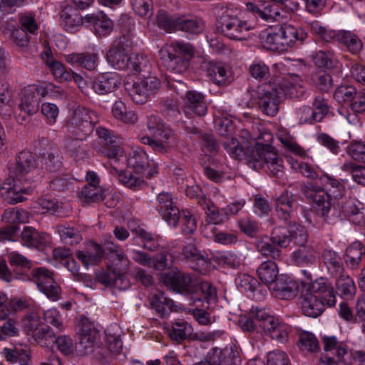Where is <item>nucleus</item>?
Wrapping results in <instances>:
<instances>
[{"label": "nucleus", "instance_id": "obj_1", "mask_svg": "<svg viewBox=\"0 0 365 365\" xmlns=\"http://www.w3.org/2000/svg\"><path fill=\"white\" fill-rule=\"evenodd\" d=\"M38 174L35 158L31 153L22 151L19 153L15 165L9 168V178L0 187V196L10 204H16L26 198L23 195H30V186L22 187L24 183L34 181Z\"/></svg>", "mask_w": 365, "mask_h": 365}, {"label": "nucleus", "instance_id": "obj_2", "mask_svg": "<svg viewBox=\"0 0 365 365\" xmlns=\"http://www.w3.org/2000/svg\"><path fill=\"white\" fill-rule=\"evenodd\" d=\"M336 302V297L333 288L328 280L323 277L318 278L309 284L301 296V309L303 314L313 318L323 313L325 304L329 307H334Z\"/></svg>", "mask_w": 365, "mask_h": 365}, {"label": "nucleus", "instance_id": "obj_3", "mask_svg": "<svg viewBox=\"0 0 365 365\" xmlns=\"http://www.w3.org/2000/svg\"><path fill=\"white\" fill-rule=\"evenodd\" d=\"M147 129L152 135L140 137V141L159 153L165 154L177 145L173 130L155 115L148 117Z\"/></svg>", "mask_w": 365, "mask_h": 365}, {"label": "nucleus", "instance_id": "obj_4", "mask_svg": "<svg viewBox=\"0 0 365 365\" xmlns=\"http://www.w3.org/2000/svg\"><path fill=\"white\" fill-rule=\"evenodd\" d=\"M194 53L192 46L183 41L167 43L159 51L160 58L164 66L176 73H182L187 70L189 61Z\"/></svg>", "mask_w": 365, "mask_h": 365}, {"label": "nucleus", "instance_id": "obj_5", "mask_svg": "<svg viewBox=\"0 0 365 365\" xmlns=\"http://www.w3.org/2000/svg\"><path fill=\"white\" fill-rule=\"evenodd\" d=\"M247 152L248 163L253 169L260 170L266 165L274 175L283 173V160L268 143L257 141Z\"/></svg>", "mask_w": 365, "mask_h": 365}, {"label": "nucleus", "instance_id": "obj_6", "mask_svg": "<svg viewBox=\"0 0 365 365\" xmlns=\"http://www.w3.org/2000/svg\"><path fill=\"white\" fill-rule=\"evenodd\" d=\"M96 113L88 108H78L73 113L67 124L69 139L66 140V146L72 151V138L83 140L93 130L94 125L98 122Z\"/></svg>", "mask_w": 365, "mask_h": 365}, {"label": "nucleus", "instance_id": "obj_7", "mask_svg": "<svg viewBox=\"0 0 365 365\" xmlns=\"http://www.w3.org/2000/svg\"><path fill=\"white\" fill-rule=\"evenodd\" d=\"M294 244L297 245L291 253V262L299 267H310L316 264L319 252L314 243L309 241V234L305 227L295 228ZM294 233V231H292Z\"/></svg>", "mask_w": 365, "mask_h": 365}, {"label": "nucleus", "instance_id": "obj_8", "mask_svg": "<svg viewBox=\"0 0 365 365\" xmlns=\"http://www.w3.org/2000/svg\"><path fill=\"white\" fill-rule=\"evenodd\" d=\"M217 29L225 37L242 41L247 38L249 31L252 29L251 24L227 11L217 20Z\"/></svg>", "mask_w": 365, "mask_h": 365}, {"label": "nucleus", "instance_id": "obj_9", "mask_svg": "<svg viewBox=\"0 0 365 365\" xmlns=\"http://www.w3.org/2000/svg\"><path fill=\"white\" fill-rule=\"evenodd\" d=\"M279 91L270 83L259 86L252 95L262 113L274 116L279 110Z\"/></svg>", "mask_w": 365, "mask_h": 365}, {"label": "nucleus", "instance_id": "obj_10", "mask_svg": "<svg viewBox=\"0 0 365 365\" xmlns=\"http://www.w3.org/2000/svg\"><path fill=\"white\" fill-rule=\"evenodd\" d=\"M31 277L39 291L49 299L57 301L60 299L61 290L51 271L43 267H38L31 271Z\"/></svg>", "mask_w": 365, "mask_h": 365}, {"label": "nucleus", "instance_id": "obj_11", "mask_svg": "<svg viewBox=\"0 0 365 365\" xmlns=\"http://www.w3.org/2000/svg\"><path fill=\"white\" fill-rule=\"evenodd\" d=\"M160 81L156 77L148 76L135 81L128 88L132 101L136 104H144L148 99L157 93Z\"/></svg>", "mask_w": 365, "mask_h": 365}, {"label": "nucleus", "instance_id": "obj_12", "mask_svg": "<svg viewBox=\"0 0 365 365\" xmlns=\"http://www.w3.org/2000/svg\"><path fill=\"white\" fill-rule=\"evenodd\" d=\"M322 341L326 355L321 357V365H336L343 362L344 356L348 354L346 344L334 336H324Z\"/></svg>", "mask_w": 365, "mask_h": 365}, {"label": "nucleus", "instance_id": "obj_13", "mask_svg": "<svg viewBox=\"0 0 365 365\" xmlns=\"http://www.w3.org/2000/svg\"><path fill=\"white\" fill-rule=\"evenodd\" d=\"M128 166L138 173H143L146 178H150L158 173V165L153 160L150 161L143 149L137 148L133 150L126 159Z\"/></svg>", "mask_w": 365, "mask_h": 365}, {"label": "nucleus", "instance_id": "obj_14", "mask_svg": "<svg viewBox=\"0 0 365 365\" xmlns=\"http://www.w3.org/2000/svg\"><path fill=\"white\" fill-rule=\"evenodd\" d=\"M78 342L76 349L80 355L86 356L93 352L97 337V330L88 319L83 318L78 325Z\"/></svg>", "mask_w": 365, "mask_h": 365}, {"label": "nucleus", "instance_id": "obj_15", "mask_svg": "<svg viewBox=\"0 0 365 365\" xmlns=\"http://www.w3.org/2000/svg\"><path fill=\"white\" fill-rule=\"evenodd\" d=\"M202 68L209 80L219 87L227 86L233 81L232 70L225 63L205 61Z\"/></svg>", "mask_w": 365, "mask_h": 365}, {"label": "nucleus", "instance_id": "obj_16", "mask_svg": "<svg viewBox=\"0 0 365 365\" xmlns=\"http://www.w3.org/2000/svg\"><path fill=\"white\" fill-rule=\"evenodd\" d=\"M162 280L168 287L182 294H192L197 290V282L187 273L171 271L162 274Z\"/></svg>", "mask_w": 365, "mask_h": 365}, {"label": "nucleus", "instance_id": "obj_17", "mask_svg": "<svg viewBox=\"0 0 365 365\" xmlns=\"http://www.w3.org/2000/svg\"><path fill=\"white\" fill-rule=\"evenodd\" d=\"M157 210L169 225L176 227L180 215V210L176 205L173 195L168 192H162L157 196Z\"/></svg>", "mask_w": 365, "mask_h": 365}, {"label": "nucleus", "instance_id": "obj_18", "mask_svg": "<svg viewBox=\"0 0 365 365\" xmlns=\"http://www.w3.org/2000/svg\"><path fill=\"white\" fill-rule=\"evenodd\" d=\"M273 83L277 85L278 89L285 96L290 98H299L305 93V87L298 75L288 74L277 77Z\"/></svg>", "mask_w": 365, "mask_h": 365}, {"label": "nucleus", "instance_id": "obj_19", "mask_svg": "<svg viewBox=\"0 0 365 365\" xmlns=\"http://www.w3.org/2000/svg\"><path fill=\"white\" fill-rule=\"evenodd\" d=\"M260 43L267 50L276 51H287L279 25L269 26L259 35Z\"/></svg>", "mask_w": 365, "mask_h": 365}, {"label": "nucleus", "instance_id": "obj_20", "mask_svg": "<svg viewBox=\"0 0 365 365\" xmlns=\"http://www.w3.org/2000/svg\"><path fill=\"white\" fill-rule=\"evenodd\" d=\"M304 192L307 198L313 201L323 216L328 214L331 208V199L324 189L310 184L304 187Z\"/></svg>", "mask_w": 365, "mask_h": 365}, {"label": "nucleus", "instance_id": "obj_21", "mask_svg": "<svg viewBox=\"0 0 365 365\" xmlns=\"http://www.w3.org/2000/svg\"><path fill=\"white\" fill-rule=\"evenodd\" d=\"M247 7L249 11L267 22L280 21L284 19L278 6L268 1H259L258 4L248 3Z\"/></svg>", "mask_w": 365, "mask_h": 365}, {"label": "nucleus", "instance_id": "obj_22", "mask_svg": "<svg viewBox=\"0 0 365 365\" xmlns=\"http://www.w3.org/2000/svg\"><path fill=\"white\" fill-rule=\"evenodd\" d=\"M273 294L281 299H291L298 294V283L284 276H280L272 287H269Z\"/></svg>", "mask_w": 365, "mask_h": 365}, {"label": "nucleus", "instance_id": "obj_23", "mask_svg": "<svg viewBox=\"0 0 365 365\" xmlns=\"http://www.w3.org/2000/svg\"><path fill=\"white\" fill-rule=\"evenodd\" d=\"M185 115L193 113L196 115H204L207 113V106L204 95L196 91H187L183 98Z\"/></svg>", "mask_w": 365, "mask_h": 365}, {"label": "nucleus", "instance_id": "obj_24", "mask_svg": "<svg viewBox=\"0 0 365 365\" xmlns=\"http://www.w3.org/2000/svg\"><path fill=\"white\" fill-rule=\"evenodd\" d=\"M106 341L108 354L103 353L98 356V359L102 364L112 363L113 359L123 360L125 355L121 354L123 343L119 336L112 335L106 331Z\"/></svg>", "mask_w": 365, "mask_h": 365}, {"label": "nucleus", "instance_id": "obj_25", "mask_svg": "<svg viewBox=\"0 0 365 365\" xmlns=\"http://www.w3.org/2000/svg\"><path fill=\"white\" fill-rule=\"evenodd\" d=\"M119 83L120 80L117 73H104L94 80L93 89L98 95H106L114 91Z\"/></svg>", "mask_w": 365, "mask_h": 365}, {"label": "nucleus", "instance_id": "obj_26", "mask_svg": "<svg viewBox=\"0 0 365 365\" xmlns=\"http://www.w3.org/2000/svg\"><path fill=\"white\" fill-rule=\"evenodd\" d=\"M341 211L356 225L365 224V207L356 199H348L341 204Z\"/></svg>", "mask_w": 365, "mask_h": 365}, {"label": "nucleus", "instance_id": "obj_27", "mask_svg": "<svg viewBox=\"0 0 365 365\" xmlns=\"http://www.w3.org/2000/svg\"><path fill=\"white\" fill-rule=\"evenodd\" d=\"M182 254L189 262L194 263L192 265L193 269L201 274L207 272L209 267L207 258L202 255L195 245L189 243L185 245L182 249Z\"/></svg>", "mask_w": 365, "mask_h": 365}, {"label": "nucleus", "instance_id": "obj_28", "mask_svg": "<svg viewBox=\"0 0 365 365\" xmlns=\"http://www.w3.org/2000/svg\"><path fill=\"white\" fill-rule=\"evenodd\" d=\"M42 58L46 66L50 68L51 73L56 78L68 81L71 80L72 77H73L74 80L76 81L78 80L82 81V78L80 76L66 70L65 66L63 63L55 60L51 56L48 51L43 52L42 54Z\"/></svg>", "mask_w": 365, "mask_h": 365}, {"label": "nucleus", "instance_id": "obj_29", "mask_svg": "<svg viewBox=\"0 0 365 365\" xmlns=\"http://www.w3.org/2000/svg\"><path fill=\"white\" fill-rule=\"evenodd\" d=\"M299 227L304 226L296 222H292L289 224L287 228L283 227H275L272 232V242L282 248L287 247L292 241L294 242V235H295V234L292 233V231L295 232L296 230L294 227L299 229Z\"/></svg>", "mask_w": 365, "mask_h": 365}, {"label": "nucleus", "instance_id": "obj_30", "mask_svg": "<svg viewBox=\"0 0 365 365\" xmlns=\"http://www.w3.org/2000/svg\"><path fill=\"white\" fill-rule=\"evenodd\" d=\"M296 202L292 192L286 191L276 199L275 210L278 217L284 221L291 219L294 213Z\"/></svg>", "mask_w": 365, "mask_h": 365}, {"label": "nucleus", "instance_id": "obj_31", "mask_svg": "<svg viewBox=\"0 0 365 365\" xmlns=\"http://www.w3.org/2000/svg\"><path fill=\"white\" fill-rule=\"evenodd\" d=\"M279 29L287 50L293 47L297 42L302 43L307 37V34L302 28L289 24H281Z\"/></svg>", "mask_w": 365, "mask_h": 365}, {"label": "nucleus", "instance_id": "obj_32", "mask_svg": "<svg viewBox=\"0 0 365 365\" xmlns=\"http://www.w3.org/2000/svg\"><path fill=\"white\" fill-rule=\"evenodd\" d=\"M47 235L38 232L32 227H24L21 233V242L24 246L39 248L47 242Z\"/></svg>", "mask_w": 365, "mask_h": 365}, {"label": "nucleus", "instance_id": "obj_33", "mask_svg": "<svg viewBox=\"0 0 365 365\" xmlns=\"http://www.w3.org/2000/svg\"><path fill=\"white\" fill-rule=\"evenodd\" d=\"M108 63L114 68L125 70L129 66V56L124 48L114 46L110 48L106 55Z\"/></svg>", "mask_w": 365, "mask_h": 365}, {"label": "nucleus", "instance_id": "obj_34", "mask_svg": "<svg viewBox=\"0 0 365 365\" xmlns=\"http://www.w3.org/2000/svg\"><path fill=\"white\" fill-rule=\"evenodd\" d=\"M75 255L85 267H88L97 264L102 260L103 250L99 245L93 244L86 251H76Z\"/></svg>", "mask_w": 365, "mask_h": 365}, {"label": "nucleus", "instance_id": "obj_35", "mask_svg": "<svg viewBox=\"0 0 365 365\" xmlns=\"http://www.w3.org/2000/svg\"><path fill=\"white\" fill-rule=\"evenodd\" d=\"M204 29L205 21L200 17L186 16L179 17L178 31L191 35H197L200 34Z\"/></svg>", "mask_w": 365, "mask_h": 365}, {"label": "nucleus", "instance_id": "obj_36", "mask_svg": "<svg viewBox=\"0 0 365 365\" xmlns=\"http://www.w3.org/2000/svg\"><path fill=\"white\" fill-rule=\"evenodd\" d=\"M279 270L277 264L272 260L262 262L257 269V274L262 282L272 287L278 279Z\"/></svg>", "mask_w": 365, "mask_h": 365}, {"label": "nucleus", "instance_id": "obj_37", "mask_svg": "<svg viewBox=\"0 0 365 365\" xmlns=\"http://www.w3.org/2000/svg\"><path fill=\"white\" fill-rule=\"evenodd\" d=\"M312 60L316 66L328 70L335 68L339 63L338 56L332 50H319L313 55Z\"/></svg>", "mask_w": 365, "mask_h": 365}, {"label": "nucleus", "instance_id": "obj_38", "mask_svg": "<svg viewBox=\"0 0 365 365\" xmlns=\"http://www.w3.org/2000/svg\"><path fill=\"white\" fill-rule=\"evenodd\" d=\"M150 306L160 317H166L173 311L174 302L167 297L164 292L156 293L150 300Z\"/></svg>", "mask_w": 365, "mask_h": 365}, {"label": "nucleus", "instance_id": "obj_39", "mask_svg": "<svg viewBox=\"0 0 365 365\" xmlns=\"http://www.w3.org/2000/svg\"><path fill=\"white\" fill-rule=\"evenodd\" d=\"M115 173H118L119 182L128 188L136 190L140 189L144 185V178L145 175H143V173L120 170Z\"/></svg>", "mask_w": 365, "mask_h": 365}, {"label": "nucleus", "instance_id": "obj_40", "mask_svg": "<svg viewBox=\"0 0 365 365\" xmlns=\"http://www.w3.org/2000/svg\"><path fill=\"white\" fill-rule=\"evenodd\" d=\"M329 107L327 101L322 96H317L312 104V108L304 107L302 113H306L311 115L314 121L320 122L329 113Z\"/></svg>", "mask_w": 365, "mask_h": 365}, {"label": "nucleus", "instance_id": "obj_41", "mask_svg": "<svg viewBox=\"0 0 365 365\" xmlns=\"http://www.w3.org/2000/svg\"><path fill=\"white\" fill-rule=\"evenodd\" d=\"M322 257L331 274L335 277L341 274L344 271L342 261L335 252L331 250H325L322 254Z\"/></svg>", "mask_w": 365, "mask_h": 365}, {"label": "nucleus", "instance_id": "obj_42", "mask_svg": "<svg viewBox=\"0 0 365 365\" xmlns=\"http://www.w3.org/2000/svg\"><path fill=\"white\" fill-rule=\"evenodd\" d=\"M3 355L6 360L11 364L28 365L30 360L29 351L26 347L16 346L14 349L5 348Z\"/></svg>", "mask_w": 365, "mask_h": 365}, {"label": "nucleus", "instance_id": "obj_43", "mask_svg": "<svg viewBox=\"0 0 365 365\" xmlns=\"http://www.w3.org/2000/svg\"><path fill=\"white\" fill-rule=\"evenodd\" d=\"M39 99L34 94L33 89L26 88L19 104L21 111L28 115H32L38 110Z\"/></svg>", "mask_w": 365, "mask_h": 365}, {"label": "nucleus", "instance_id": "obj_44", "mask_svg": "<svg viewBox=\"0 0 365 365\" xmlns=\"http://www.w3.org/2000/svg\"><path fill=\"white\" fill-rule=\"evenodd\" d=\"M192 331L193 329L188 322L184 319H178L172 324L169 336L173 340L181 341L188 338Z\"/></svg>", "mask_w": 365, "mask_h": 365}, {"label": "nucleus", "instance_id": "obj_45", "mask_svg": "<svg viewBox=\"0 0 365 365\" xmlns=\"http://www.w3.org/2000/svg\"><path fill=\"white\" fill-rule=\"evenodd\" d=\"M337 42L344 44L352 53H358L362 49L361 39L349 31H339Z\"/></svg>", "mask_w": 365, "mask_h": 365}, {"label": "nucleus", "instance_id": "obj_46", "mask_svg": "<svg viewBox=\"0 0 365 365\" xmlns=\"http://www.w3.org/2000/svg\"><path fill=\"white\" fill-rule=\"evenodd\" d=\"M254 317H255L258 327L261 328L263 331L268 334L271 329H274L279 323V319L275 317L270 315L265 309L255 308L254 312Z\"/></svg>", "mask_w": 365, "mask_h": 365}, {"label": "nucleus", "instance_id": "obj_47", "mask_svg": "<svg viewBox=\"0 0 365 365\" xmlns=\"http://www.w3.org/2000/svg\"><path fill=\"white\" fill-rule=\"evenodd\" d=\"M336 281L337 292L344 299L349 300L356 294V286L353 279L348 275H338Z\"/></svg>", "mask_w": 365, "mask_h": 365}, {"label": "nucleus", "instance_id": "obj_48", "mask_svg": "<svg viewBox=\"0 0 365 365\" xmlns=\"http://www.w3.org/2000/svg\"><path fill=\"white\" fill-rule=\"evenodd\" d=\"M112 114L115 118L123 121L125 123L133 124L138 121L137 114L133 111H128L125 104L121 101H115L112 107Z\"/></svg>", "mask_w": 365, "mask_h": 365}, {"label": "nucleus", "instance_id": "obj_49", "mask_svg": "<svg viewBox=\"0 0 365 365\" xmlns=\"http://www.w3.org/2000/svg\"><path fill=\"white\" fill-rule=\"evenodd\" d=\"M212 365H232L233 354L230 349L213 348L207 355Z\"/></svg>", "mask_w": 365, "mask_h": 365}, {"label": "nucleus", "instance_id": "obj_50", "mask_svg": "<svg viewBox=\"0 0 365 365\" xmlns=\"http://www.w3.org/2000/svg\"><path fill=\"white\" fill-rule=\"evenodd\" d=\"M136 234L137 238L140 239L145 249L150 251H155L160 247V237L155 234L148 232L142 228L132 230Z\"/></svg>", "mask_w": 365, "mask_h": 365}, {"label": "nucleus", "instance_id": "obj_51", "mask_svg": "<svg viewBox=\"0 0 365 365\" xmlns=\"http://www.w3.org/2000/svg\"><path fill=\"white\" fill-rule=\"evenodd\" d=\"M206 211V214L213 225L221 224L227 219L226 213H222L216 206L208 199L202 198L198 202Z\"/></svg>", "mask_w": 365, "mask_h": 365}, {"label": "nucleus", "instance_id": "obj_52", "mask_svg": "<svg viewBox=\"0 0 365 365\" xmlns=\"http://www.w3.org/2000/svg\"><path fill=\"white\" fill-rule=\"evenodd\" d=\"M103 197V188L92 185H85L79 194L81 202L85 205L99 202Z\"/></svg>", "mask_w": 365, "mask_h": 365}, {"label": "nucleus", "instance_id": "obj_53", "mask_svg": "<svg viewBox=\"0 0 365 365\" xmlns=\"http://www.w3.org/2000/svg\"><path fill=\"white\" fill-rule=\"evenodd\" d=\"M277 138L280 143L290 152L299 155L304 156L305 150L297 143L294 138L284 130H279Z\"/></svg>", "mask_w": 365, "mask_h": 365}, {"label": "nucleus", "instance_id": "obj_54", "mask_svg": "<svg viewBox=\"0 0 365 365\" xmlns=\"http://www.w3.org/2000/svg\"><path fill=\"white\" fill-rule=\"evenodd\" d=\"M41 167L48 173H56L62 167L61 156L59 151L54 150L45 155L41 160Z\"/></svg>", "mask_w": 365, "mask_h": 365}, {"label": "nucleus", "instance_id": "obj_55", "mask_svg": "<svg viewBox=\"0 0 365 365\" xmlns=\"http://www.w3.org/2000/svg\"><path fill=\"white\" fill-rule=\"evenodd\" d=\"M179 17L169 16L164 11H160L157 16V25L166 32L178 31Z\"/></svg>", "mask_w": 365, "mask_h": 365}, {"label": "nucleus", "instance_id": "obj_56", "mask_svg": "<svg viewBox=\"0 0 365 365\" xmlns=\"http://www.w3.org/2000/svg\"><path fill=\"white\" fill-rule=\"evenodd\" d=\"M274 245L272 242H270L262 239L257 240L256 248L264 257L276 260L280 259L282 252Z\"/></svg>", "mask_w": 365, "mask_h": 365}, {"label": "nucleus", "instance_id": "obj_57", "mask_svg": "<svg viewBox=\"0 0 365 365\" xmlns=\"http://www.w3.org/2000/svg\"><path fill=\"white\" fill-rule=\"evenodd\" d=\"M106 156L110 159L112 167L118 172V165L123 164L125 160V153L123 148L119 145L110 144L106 148Z\"/></svg>", "mask_w": 365, "mask_h": 365}, {"label": "nucleus", "instance_id": "obj_58", "mask_svg": "<svg viewBox=\"0 0 365 365\" xmlns=\"http://www.w3.org/2000/svg\"><path fill=\"white\" fill-rule=\"evenodd\" d=\"M113 28V21L103 14H98L93 22V29L97 35L99 36L109 34Z\"/></svg>", "mask_w": 365, "mask_h": 365}, {"label": "nucleus", "instance_id": "obj_59", "mask_svg": "<svg viewBox=\"0 0 365 365\" xmlns=\"http://www.w3.org/2000/svg\"><path fill=\"white\" fill-rule=\"evenodd\" d=\"M362 254L361 245L359 242L351 244L346 250L344 260L346 264L351 269L356 268L361 261Z\"/></svg>", "mask_w": 365, "mask_h": 365}, {"label": "nucleus", "instance_id": "obj_60", "mask_svg": "<svg viewBox=\"0 0 365 365\" xmlns=\"http://www.w3.org/2000/svg\"><path fill=\"white\" fill-rule=\"evenodd\" d=\"M341 170L350 173L354 182L365 186V167L353 162H346L341 166Z\"/></svg>", "mask_w": 365, "mask_h": 365}, {"label": "nucleus", "instance_id": "obj_61", "mask_svg": "<svg viewBox=\"0 0 365 365\" xmlns=\"http://www.w3.org/2000/svg\"><path fill=\"white\" fill-rule=\"evenodd\" d=\"M41 320L40 314L36 311L28 313L22 319V327L29 334H34L41 329Z\"/></svg>", "mask_w": 365, "mask_h": 365}, {"label": "nucleus", "instance_id": "obj_62", "mask_svg": "<svg viewBox=\"0 0 365 365\" xmlns=\"http://www.w3.org/2000/svg\"><path fill=\"white\" fill-rule=\"evenodd\" d=\"M19 22L20 29L29 34H36L38 29V24L36 20L35 14L32 12L19 14Z\"/></svg>", "mask_w": 365, "mask_h": 365}, {"label": "nucleus", "instance_id": "obj_63", "mask_svg": "<svg viewBox=\"0 0 365 365\" xmlns=\"http://www.w3.org/2000/svg\"><path fill=\"white\" fill-rule=\"evenodd\" d=\"M299 346L301 350L316 352L319 350L317 337L312 333L304 331L299 334Z\"/></svg>", "mask_w": 365, "mask_h": 365}, {"label": "nucleus", "instance_id": "obj_64", "mask_svg": "<svg viewBox=\"0 0 365 365\" xmlns=\"http://www.w3.org/2000/svg\"><path fill=\"white\" fill-rule=\"evenodd\" d=\"M312 81L321 91L329 92L333 87L331 76L324 71L316 72L312 76Z\"/></svg>", "mask_w": 365, "mask_h": 365}]
</instances>
